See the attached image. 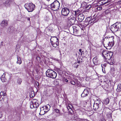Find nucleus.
Returning <instances> with one entry per match:
<instances>
[{
	"label": "nucleus",
	"instance_id": "aec40b11",
	"mask_svg": "<svg viewBox=\"0 0 121 121\" xmlns=\"http://www.w3.org/2000/svg\"><path fill=\"white\" fill-rule=\"evenodd\" d=\"M51 44L53 46L55 47H56L57 46L59 45V44L58 42H57L56 43H51Z\"/></svg>",
	"mask_w": 121,
	"mask_h": 121
},
{
	"label": "nucleus",
	"instance_id": "0eeeda50",
	"mask_svg": "<svg viewBox=\"0 0 121 121\" xmlns=\"http://www.w3.org/2000/svg\"><path fill=\"white\" fill-rule=\"evenodd\" d=\"M101 103L102 102L99 99H97L95 102L93 106L94 109L95 110H97L101 106Z\"/></svg>",
	"mask_w": 121,
	"mask_h": 121
},
{
	"label": "nucleus",
	"instance_id": "37998d69",
	"mask_svg": "<svg viewBox=\"0 0 121 121\" xmlns=\"http://www.w3.org/2000/svg\"><path fill=\"white\" fill-rule=\"evenodd\" d=\"M82 50L81 49H80L79 50V52H80L81 53H82L83 51H82Z\"/></svg>",
	"mask_w": 121,
	"mask_h": 121
},
{
	"label": "nucleus",
	"instance_id": "f8f14e48",
	"mask_svg": "<svg viewBox=\"0 0 121 121\" xmlns=\"http://www.w3.org/2000/svg\"><path fill=\"white\" fill-rule=\"evenodd\" d=\"M50 41L51 43H55L57 42H58L59 40L58 38L55 37H52L50 39Z\"/></svg>",
	"mask_w": 121,
	"mask_h": 121
},
{
	"label": "nucleus",
	"instance_id": "423d86ee",
	"mask_svg": "<svg viewBox=\"0 0 121 121\" xmlns=\"http://www.w3.org/2000/svg\"><path fill=\"white\" fill-rule=\"evenodd\" d=\"M39 104L38 100L35 99H33L30 102V107L31 108H36L39 106Z\"/></svg>",
	"mask_w": 121,
	"mask_h": 121
},
{
	"label": "nucleus",
	"instance_id": "6e6d98bb",
	"mask_svg": "<svg viewBox=\"0 0 121 121\" xmlns=\"http://www.w3.org/2000/svg\"><path fill=\"white\" fill-rule=\"evenodd\" d=\"M38 83V85H39V83Z\"/></svg>",
	"mask_w": 121,
	"mask_h": 121
},
{
	"label": "nucleus",
	"instance_id": "2eb2a0df",
	"mask_svg": "<svg viewBox=\"0 0 121 121\" xmlns=\"http://www.w3.org/2000/svg\"><path fill=\"white\" fill-rule=\"evenodd\" d=\"M8 22L7 20H3L0 24L1 26L3 27H5L7 26Z\"/></svg>",
	"mask_w": 121,
	"mask_h": 121
},
{
	"label": "nucleus",
	"instance_id": "f257e3e1",
	"mask_svg": "<svg viewBox=\"0 0 121 121\" xmlns=\"http://www.w3.org/2000/svg\"><path fill=\"white\" fill-rule=\"evenodd\" d=\"M102 55L104 58L106 59H110L112 56L113 53L112 52H109L104 50L102 53Z\"/></svg>",
	"mask_w": 121,
	"mask_h": 121
},
{
	"label": "nucleus",
	"instance_id": "72a5a7b5",
	"mask_svg": "<svg viewBox=\"0 0 121 121\" xmlns=\"http://www.w3.org/2000/svg\"><path fill=\"white\" fill-rule=\"evenodd\" d=\"M48 106H49L50 107V106L49 105H47L46 106H44L43 107V108H45L47 110H48Z\"/></svg>",
	"mask_w": 121,
	"mask_h": 121
},
{
	"label": "nucleus",
	"instance_id": "9b49d317",
	"mask_svg": "<svg viewBox=\"0 0 121 121\" xmlns=\"http://www.w3.org/2000/svg\"><path fill=\"white\" fill-rule=\"evenodd\" d=\"M89 94V91L87 89H84L81 95V96L82 97H84L88 95Z\"/></svg>",
	"mask_w": 121,
	"mask_h": 121
},
{
	"label": "nucleus",
	"instance_id": "7c9ffc66",
	"mask_svg": "<svg viewBox=\"0 0 121 121\" xmlns=\"http://www.w3.org/2000/svg\"><path fill=\"white\" fill-rule=\"evenodd\" d=\"M77 121H86V120L83 119L78 118L77 119Z\"/></svg>",
	"mask_w": 121,
	"mask_h": 121
},
{
	"label": "nucleus",
	"instance_id": "9d476101",
	"mask_svg": "<svg viewBox=\"0 0 121 121\" xmlns=\"http://www.w3.org/2000/svg\"><path fill=\"white\" fill-rule=\"evenodd\" d=\"M6 97V94L5 92L1 91L0 93V100H4Z\"/></svg>",
	"mask_w": 121,
	"mask_h": 121
},
{
	"label": "nucleus",
	"instance_id": "09e8293b",
	"mask_svg": "<svg viewBox=\"0 0 121 121\" xmlns=\"http://www.w3.org/2000/svg\"><path fill=\"white\" fill-rule=\"evenodd\" d=\"M77 63H78V64H79L80 63V61H78V62Z\"/></svg>",
	"mask_w": 121,
	"mask_h": 121
},
{
	"label": "nucleus",
	"instance_id": "6ab92c4d",
	"mask_svg": "<svg viewBox=\"0 0 121 121\" xmlns=\"http://www.w3.org/2000/svg\"><path fill=\"white\" fill-rule=\"evenodd\" d=\"M17 63L18 64H20L22 63V61L21 59L18 56H17Z\"/></svg>",
	"mask_w": 121,
	"mask_h": 121
},
{
	"label": "nucleus",
	"instance_id": "603ef678",
	"mask_svg": "<svg viewBox=\"0 0 121 121\" xmlns=\"http://www.w3.org/2000/svg\"><path fill=\"white\" fill-rule=\"evenodd\" d=\"M89 6H90V7H89V8H90L91 7V6L90 5H89V6H88V7Z\"/></svg>",
	"mask_w": 121,
	"mask_h": 121
},
{
	"label": "nucleus",
	"instance_id": "c03bdc74",
	"mask_svg": "<svg viewBox=\"0 0 121 121\" xmlns=\"http://www.w3.org/2000/svg\"><path fill=\"white\" fill-rule=\"evenodd\" d=\"M66 82H68V81L67 79H65L64 80Z\"/></svg>",
	"mask_w": 121,
	"mask_h": 121
},
{
	"label": "nucleus",
	"instance_id": "864d4df0",
	"mask_svg": "<svg viewBox=\"0 0 121 121\" xmlns=\"http://www.w3.org/2000/svg\"><path fill=\"white\" fill-rule=\"evenodd\" d=\"M106 85H108V84H107V83H106Z\"/></svg>",
	"mask_w": 121,
	"mask_h": 121
},
{
	"label": "nucleus",
	"instance_id": "2f4dec72",
	"mask_svg": "<svg viewBox=\"0 0 121 121\" xmlns=\"http://www.w3.org/2000/svg\"><path fill=\"white\" fill-rule=\"evenodd\" d=\"M79 66L78 64V63H75L74 65V66L75 67L77 68Z\"/></svg>",
	"mask_w": 121,
	"mask_h": 121
},
{
	"label": "nucleus",
	"instance_id": "4be33fe9",
	"mask_svg": "<svg viewBox=\"0 0 121 121\" xmlns=\"http://www.w3.org/2000/svg\"><path fill=\"white\" fill-rule=\"evenodd\" d=\"M107 116L108 118L109 119H111L112 118V113H108L107 115Z\"/></svg>",
	"mask_w": 121,
	"mask_h": 121
},
{
	"label": "nucleus",
	"instance_id": "58836bf2",
	"mask_svg": "<svg viewBox=\"0 0 121 121\" xmlns=\"http://www.w3.org/2000/svg\"><path fill=\"white\" fill-rule=\"evenodd\" d=\"M109 40H112V41H113V36H111L109 38Z\"/></svg>",
	"mask_w": 121,
	"mask_h": 121
},
{
	"label": "nucleus",
	"instance_id": "3c124183",
	"mask_svg": "<svg viewBox=\"0 0 121 121\" xmlns=\"http://www.w3.org/2000/svg\"><path fill=\"white\" fill-rule=\"evenodd\" d=\"M84 119V120H86V121H88V120H87L85 119Z\"/></svg>",
	"mask_w": 121,
	"mask_h": 121
},
{
	"label": "nucleus",
	"instance_id": "7ed1b4c3",
	"mask_svg": "<svg viewBox=\"0 0 121 121\" xmlns=\"http://www.w3.org/2000/svg\"><path fill=\"white\" fill-rule=\"evenodd\" d=\"M121 28V23L116 22L111 26L110 30L112 32L117 31L119 28Z\"/></svg>",
	"mask_w": 121,
	"mask_h": 121
},
{
	"label": "nucleus",
	"instance_id": "bb28decb",
	"mask_svg": "<svg viewBox=\"0 0 121 121\" xmlns=\"http://www.w3.org/2000/svg\"><path fill=\"white\" fill-rule=\"evenodd\" d=\"M48 30L49 31L51 32H53L54 31V29L52 26H50L48 28Z\"/></svg>",
	"mask_w": 121,
	"mask_h": 121
},
{
	"label": "nucleus",
	"instance_id": "a19ab883",
	"mask_svg": "<svg viewBox=\"0 0 121 121\" xmlns=\"http://www.w3.org/2000/svg\"><path fill=\"white\" fill-rule=\"evenodd\" d=\"M110 42H111L112 43V44H111V46H113L114 45V43H113V42H112V41H111V42L109 41V43H110Z\"/></svg>",
	"mask_w": 121,
	"mask_h": 121
},
{
	"label": "nucleus",
	"instance_id": "ddd939ff",
	"mask_svg": "<svg viewBox=\"0 0 121 121\" xmlns=\"http://www.w3.org/2000/svg\"><path fill=\"white\" fill-rule=\"evenodd\" d=\"M73 35L76 36L78 35V30L77 29V28L75 26H73Z\"/></svg>",
	"mask_w": 121,
	"mask_h": 121
},
{
	"label": "nucleus",
	"instance_id": "4468645a",
	"mask_svg": "<svg viewBox=\"0 0 121 121\" xmlns=\"http://www.w3.org/2000/svg\"><path fill=\"white\" fill-rule=\"evenodd\" d=\"M84 16L82 13L78 15V19L80 22H82L84 19Z\"/></svg>",
	"mask_w": 121,
	"mask_h": 121
},
{
	"label": "nucleus",
	"instance_id": "ea45409f",
	"mask_svg": "<svg viewBox=\"0 0 121 121\" xmlns=\"http://www.w3.org/2000/svg\"><path fill=\"white\" fill-rule=\"evenodd\" d=\"M101 121H106L105 119L103 117H102L101 119Z\"/></svg>",
	"mask_w": 121,
	"mask_h": 121
},
{
	"label": "nucleus",
	"instance_id": "a211bd4d",
	"mask_svg": "<svg viewBox=\"0 0 121 121\" xmlns=\"http://www.w3.org/2000/svg\"><path fill=\"white\" fill-rule=\"evenodd\" d=\"M5 74L4 73L3 75L1 76L0 78V79L2 82H5L6 81V79L5 78Z\"/></svg>",
	"mask_w": 121,
	"mask_h": 121
},
{
	"label": "nucleus",
	"instance_id": "20e7f679",
	"mask_svg": "<svg viewBox=\"0 0 121 121\" xmlns=\"http://www.w3.org/2000/svg\"><path fill=\"white\" fill-rule=\"evenodd\" d=\"M24 6L28 12H31L34 10L35 6L33 3H28L26 4Z\"/></svg>",
	"mask_w": 121,
	"mask_h": 121
},
{
	"label": "nucleus",
	"instance_id": "393cba45",
	"mask_svg": "<svg viewBox=\"0 0 121 121\" xmlns=\"http://www.w3.org/2000/svg\"><path fill=\"white\" fill-rule=\"evenodd\" d=\"M30 96L31 97L35 96V93L34 91H31L30 92Z\"/></svg>",
	"mask_w": 121,
	"mask_h": 121
},
{
	"label": "nucleus",
	"instance_id": "a878e982",
	"mask_svg": "<svg viewBox=\"0 0 121 121\" xmlns=\"http://www.w3.org/2000/svg\"><path fill=\"white\" fill-rule=\"evenodd\" d=\"M91 18V17L90 16L86 18L85 20L86 22H88L89 23V22L90 21V20Z\"/></svg>",
	"mask_w": 121,
	"mask_h": 121
},
{
	"label": "nucleus",
	"instance_id": "6e6552de",
	"mask_svg": "<svg viewBox=\"0 0 121 121\" xmlns=\"http://www.w3.org/2000/svg\"><path fill=\"white\" fill-rule=\"evenodd\" d=\"M76 20L75 17H73V16L71 15L70 17L68 18V23L70 25L72 26L75 23Z\"/></svg>",
	"mask_w": 121,
	"mask_h": 121
},
{
	"label": "nucleus",
	"instance_id": "de8ad7c7",
	"mask_svg": "<svg viewBox=\"0 0 121 121\" xmlns=\"http://www.w3.org/2000/svg\"><path fill=\"white\" fill-rule=\"evenodd\" d=\"M2 114H0V118L2 117Z\"/></svg>",
	"mask_w": 121,
	"mask_h": 121
},
{
	"label": "nucleus",
	"instance_id": "1a4fd4ad",
	"mask_svg": "<svg viewBox=\"0 0 121 121\" xmlns=\"http://www.w3.org/2000/svg\"><path fill=\"white\" fill-rule=\"evenodd\" d=\"M61 14L64 16H67L69 13V10L68 8H64L62 9L61 10Z\"/></svg>",
	"mask_w": 121,
	"mask_h": 121
},
{
	"label": "nucleus",
	"instance_id": "b1692460",
	"mask_svg": "<svg viewBox=\"0 0 121 121\" xmlns=\"http://www.w3.org/2000/svg\"><path fill=\"white\" fill-rule=\"evenodd\" d=\"M4 5L7 7L9 6V4L8 0L6 1L5 3H4Z\"/></svg>",
	"mask_w": 121,
	"mask_h": 121
},
{
	"label": "nucleus",
	"instance_id": "f3484780",
	"mask_svg": "<svg viewBox=\"0 0 121 121\" xmlns=\"http://www.w3.org/2000/svg\"><path fill=\"white\" fill-rule=\"evenodd\" d=\"M93 63L95 65H97L98 63V58L97 57H95L93 59Z\"/></svg>",
	"mask_w": 121,
	"mask_h": 121
},
{
	"label": "nucleus",
	"instance_id": "5fc2aeb1",
	"mask_svg": "<svg viewBox=\"0 0 121 121\" xmlns=\"http://www.w3.org/2000/svg\"><path fill=\"white\" fill-rule=\"evenodd\" d=\"M84 3L85 4H86V2Z\"/></svg>",
	"mask_w": 121,
	"mask_h": 121
},
{
	"label": "nucleus",
	"instance_id": "39448f33",
	"mask_svg": "<svg viewBox=\"0 0 121 121\" xmlns=\"http://www.w3.org/2000/svg\"><path fill=\"white\" fill-rule=\"evenodd\" d=\"M60 3L57 0L55 1L50 4L51 8L53 10L56 11L58 10L59 8Z\"/></svg>",
	"mask_w": 121,
	"mask_h": 121
},
{
	"label": "nucleus",
	"instance_id": "79ce46f5",
	"mask_svg": "<svg viewBox=\"0 0 121 121\" xmlns=\"http://www.w3.org/2000/svg\"><path fill=\"white\" fill-rule=\"evenodd\" d=\"M108 63L111 65H112L113 64V62H111L110 63H109V62H108Z\"/></svg>",
	"mask_w": 121,
	"mask_h": 121
},
{
	"label": "nucleus",
	"instance_id": "412c9836",
	"mask_svg": "<svg viewBox=\"0 0 121 121\" xmlns=\"http://www.w3.org/2000/svg\"><path fill=\"white\" fill-rule=\"evenodd\" d=\"M109 100L108 98L106 99L104 101V103L105 104H107L109 103Z\"/></svg>",
	"mask_w": 121,
	"mask_h": 121
},
{
	"label": "nucleus",
	"instance_id": "a18cd8bd",
	"mask_svg": "<svg viewBox=\"0 0 121 121\" xmlns=\"http://www.w3.org/2000/svg\"><path fill=\"white\" fill-rule=\"evenodd\" d=\"M118 3L120 4H121V1H120L118 2Z\"/></svg>",
	"mask_w": 121,
	"mask_h": 121
},
{
	"label": "nucleus",
	"instance_id": "f03ea898",
	"mask_svg": "<svg viewBox=\"0 0 121 121\" xmlns=\"http://www.w3.org/2000/svg\"><path fill=\"white\" fill-rule=\"evenodd\" d=\"M47 76L53 78H55L57 76L56 73L53 70L48 69L46 72Z\"/></svg>",
	"mask_w": 121,
	"mask_h": 121
},
{
	"label": "nucleus",
	"instance_id": "dca6fc26",
	"mask_svg": "<svg viewBox=\"0 0 121 121\" xmlns=\"http://www.w3.org/2000/svg\"><path fill=\"white\" fill-rule=\"evenodd\" d=\"M80 12V11L79 10H77L76 11H73L72 13L74 15L75 17H77Z\"/></svg>",
	"mask_w": 121,
	"mask_h": 121
},
{
	"label": "nucleus",
	"instance_id": "4c0bfd02",
	"mask_svg": "<svg viewBox=\"0 0 121 121\" xmlns=\"http://www.w3.org/2000/svg\"><path fill=\"white\" fill-rule=\"evenodd\" d=\"M55 111L57 113H58L59 112V110L57 109H55Z\"/></svg>",
	"mask_w": 121,
	"mask_h": 121
},
{
	"label": "nucleus",
	"instance_id": "cd10ccee",
	"mask_svg": "<svg viewBox=\"0 0 121 121\" xmlns=\"http://www.w3.org/2000/svg\"><path fill=\"white\" fill-rule=\"evenodd\" d=\"M71 107L72 105L70 104H69L67 106V108L69 110V109H71Z\"/></svg>",
	"mask_w": 121,
	"mask_h": 121
},
{
	"label": "nucleus",
	"instance_id": "c9c22d12",
	"mask_svg": "<svg viewBox=\"0 0 121 121\" xmlns=\"http://www.w3.org/2000/svg\"><path fill=\"white\" fill-rule=\"evenodd\" d=\"M70 83L73 85H74L75 84V82L73 81H71L70 82Z\"/></svg>",
	"mask_w": 121,
	"mask_h": 121
},
{
	"label": "nucleus",
	"instance_id": "49530a36",
	"mask_svg": "<svg viewBox=\"0 0 121 121\" xmlns=\"http://www.w3.org/2000/svg\"><path fill=\"white\" fill-rule=\"evenodd\" d=\"M26 18L28 20L30 21V18L29 17H27Z\"/></svg>",
	"mask_w": 121,
	"mask_h": 121
},
{
	"label": "nucleus",
	"instance_id": "c756f323",
	"mask_svg": "<svg viewBox=\"0 0 121 121\" xmlns=\"http://www.w3.org/2000/svg\"><path fill=\"white\" fill-rule=\"evenodd\" d=\"M121 89V84H119L117 86V89L119 90H120Z\"/></svg>",
	"mask_w": 121,
	"mask_h": 121
},
{
	"label": "nucleus",
	"instance_id": "473e14b6",
	"mask_svg": "<svg viewBox=\"0 0 121 121\" xmlns=\"http://www.w3.org/2000/svg\"><path fill=\"white\" fill-rule=\"evenodd\" d=\"M42 6L44 8H46L48 7V5L46 4L45 3L43 4L42 5Z\"/></svg>",
	"mask_w": 121,
	"mask_h": 121
},
{
	"label": "nucleus",
	"instance_id": "c85d7f7f",
	"mask_svg": "<svg viewBox=\"0 0 121 121\" xmlns=\"http://www.w3.org/2000/svg\"><path fill=\"white\" fill-rule=\"evenodd\" d=\"M95 20V18H93L92 19H91L90 20V21L89 22V24H90L92 22H93Z\"/></svg>",
	"mask_w": 121,
	"mask_h": 121
},
{
	"label": "nucleus",
	"instance_id": "e433bc0d",
	"mask_svg": "<svg viewBox=\"0 0 121 121\" xmlns=\"http://www.w3.org/2000/svg\"><path fill=\"white\" fill-rule=\"evenodd\" d=\"M102 9V7H99L97 8V9L99 10H101Z\"/></svg>",
	"mask_w": 121,
	"mask_h": 121
},
{
	"label": "nucleus",
	"instance_id": "f704fd0d",
	"mask_svg": "<svg viewBox=\"0 0 121 121\" xmlns=\"http://www.w3.org/2000/svg\"><path fill=\"white\" fill-rule=\"evenodd\" d=\"M106 66V63H105L104 64H102L101 65V67H102V68L104 66L105 67ZM102 69L103 71V69Z\"/></svg>",
	"mask_w": 121,
	"mask_h": 121
},
{
	"label": "nucleus",
	"instance_id": "8fccbe9b",
	"mask_svg": "<svg viewBox=\"0 0 121 121\" xmlns=\"http://www.w3.org/2000/svg\"><path fill=\"white\" fill-rule=\"evenodd\" d=\"M86 9H88V8H87V6H86Z\"/></svg>",
	"mask_w": 121,
	"mask_h": 121
},
{
	"label": "nucleus",
	"instance_id": "5701e85b",
	"mask_svg": "<svg viewBox=\"0 0 121 121\" xmlns=\"http://www.w3.org/2000/svg\"><path fill=\"white\" fill-rule=\"evenodd\" d=\"M22 79L20 78H18L17 80V82L19 85H20L22 82Z\"/></svg>",
	"mask_w": 121,
	"mask_h": 121
}]
</instances>
